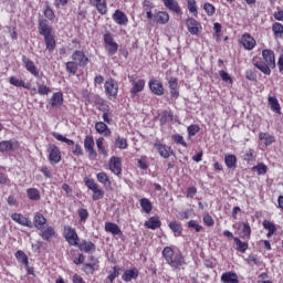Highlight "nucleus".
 <instances>
[{
  "label": "nucleus",
  "instance_id": "f257e3e1",
  "mask_svg": "<svg viewBox=\"0 0 283 283\" xmlns=\"http://www.w3.org/2000/svg\"><path fill=\"white\" fill-rule=\"evenodd\" d=\"M104 43L106 45L105 49L107 50L108 56H114V54L118 52V43L114 41L112 34H104Z\"/></svg>",
  "mask_w": 283,
  "mask_h": 283
},
{
  "label": "nucleus",
  "instance_id": "f03ea898",
  "mask_svg": "<svg viewBox=\"0 0 283 283\" xmlns=\"http://www.w3.org/2000/svg\"><path fill=\"white\" fill-rule=\"evenodd\" d=\"M64 238L71 247H77L78 244V234L76 233V230H74L72 227L64 228Z\"/></svg>",
  "mask_w": 283,
  "mask_h": 283
},
{
  "label": "nucleus",
  "instance_id": "7ed1b4c3",
  "mask_svg": "<svg viewBox=\"0 0 283 283\" xmlns=\"http://www.w3.org/2000/svg\"><path fill=\"white\" fill-rule=\"evenodd\" d=\"M71 59L72 61L77 63L80 67H85V65L90 63V59L85 56V53L83 51H74Z\"/></svg>",
  "mask_w": 283,
  "mask_h": 283
},
{
  "label": "nucleus",
  "instance_id": "20e7f679",
  "mask_svg": "<svg viewBox=\"0 0 283 283\" xmlns=\"http://www.w3.org/2000/svg\"><path fill=\"white\" fill-rule=\"evenodd\" d=\"M123 161L119 157H111L109 159V169L115 176H120L123 172Z\"/></svg>",
  "mask_w": 283,
  "mask_h": 283
},
{
  "label": "nucleus",
  "instance_id": "39448f33",
  "mask_svg": "<svg viewBox=\"0 0 283 283\" xmlns=\"http://www.w3.org/2000/svg\"><path fill=\"white\" fill-rule=\"evenodd\" d=\"M50 154H49V160L53 165H56L57 163H61V150L59 147L54 144L49 145Z\"/></svg>",
  "mask_w": 283,
  "mask_h": 283
},
{
  "label": "nucleus",
  "instance_id": "423d86ee",
  "mask_svg": "<svg viewBox=\"0 0 283 283\" xmlns=\"http://www.w3.org/2000/svg\"><path fill=\"white\" fill-rule=\"evenodd\" d=\"M49 105L51 109H59V107L63 105V93H53L52 97L49 101Z\"/></svg>",
  "mask_w": 283,
  "mask_h": 283
},
{
  "label": "nucleus",
  "instance_id": "0eeeda50",
  "mask_svg": "<svg viewBox=\"0 0 283 283\" xmlns=\"http://www.w3.org/2000/svg\"><path fill=\"white\" fill-rule=\"evenodd\" d=\"M84 148L88 151L90 158H96L97 154L94 150V137L86 136L84 139Z\"/></svg>",
  "mask_w": 283,
  "mask_h": 283
},
{
  "label": "nucleus",
  "instance_id": "6e6552de",
  "mask_svg": "<svg viewBox=\"0 0 283 283\" xmlns=\"http://www.w3.org/2000/svg\"><path fill=\"white\" fill-rule=\"evenodd\" d=\"M262 56L265 61V63L271 67L272 70H275V53L271 50H263Z\"/></svg>",
  "mask_w": 283,
  "mask_h": 283
},
{
  "label": "nucleus",
  "instance_id": "1a4fd4ad",
  "mask_svg": "<svg viewBox=\"0 0 283 283\" xmlns=\"http://www.w3.org/2000/svg\"><path fill=\"white\" fill-rule=\"evenodd\" d=\"M22 63H24L25 70L30 72V74L33 76H39V69L32 60H30L28 56H23Z\"/></svg>",
  "mask_w": 283,
  "mask_h": 283
},
{
  "label": "nucleus",
  "instance_id": "9d476101",
  "mask_svg": "<svg viewBox=\"0 0 283 283\" xmlns=\"http://www.w3.org/2000/svg\"><path fill=\"white\" fill-rule=\"evenodd\" d=\"M105 92L108 96H117L118 95V84L116 81L108 80L105 82Z\"/></svg>",
  "mask_w": 283,
  "mask_h": 283
},
{
  "label": "nucleus",
  "instance_id": "9b49d317",
  "mask_svg": "<svg viewBox=\"0 0 283 283\" xmlns=\"http://www.w3.org/2000/svg\"><path fill=\"white\" fill-rule=\"evenodd\" d=\"M149 87L153 94H156L157 96H163V94H165V87H163V83L158 82L157 80H150Z\"/></svg>",
  "mask_w": 283,
  "mask_h": 283
},
{
  "label": "nucleus",
  "instance_id": "f8f14e48",
  "mask_svg": "<svg viewBox=\"0 0 283 283\" xmlns=\"http://www.w3.org/2000/svg\"><path fill=\"white\" fill-rule=\"evenodd\" d=\"M240 43L245 50H253L255 48V39L249 33L242 35Z\"/></svg>",
  "mask_w": 283,
  "mask_h": 283
},
{
  "label": "nucleus",
  "instance_id": "ddd939ff",
  "mask_svg": "<svg viewBox=\"0 0 283 283\" xmlns=\"http://www.w3.org/2000/svg\"><path fill=\"white\" fill-rule=\"evenodd\" d=\"M39 33L44 38L52 36V27L48 24V20H41L39 22Z\"/></svg>",
  "mask_w": 283,
  "mask_h": 283
},
{
  "label": "nucleus",
  "instance_id": "4468645a",
  "mask_svg": "<svg viewBox=\"0 0 283 283\" xmlns=\"http://www.w3.org/2000/svg\"><path fill=\"white\" fill-rule=\"evenodd\" d=\"M11 219L13 220V222L21 224L22 227H32V221H30V219L25 218L21 213L15 212V213L11 214Z\"/></svg>",
  "mask_w": 283,
  "mask_h": 283
},
{
  "label": "nucleus",
  "instance_id": "2eb2a0df",
  "mask_svg": "<svg viewBox=\"0 0 283 283\" xmlns=\"http://www.w3.org/2000/svg\"><path fill=\"white\" fill-rule=\"evenodd\" d=\"M155 147L159 156H161V158H169L171 154V148L169 146H166L165 144H160V142H157L155 143Z\"/></svg>",
  "mask_w": 283,
  "mask_h": 283
},
{
  "label": "nucleus",
  "instance_id": "dca6fc26",
  "mask_svg": "<svg viewBox=\"0 0 283 283\" xmlns=\"http://www.w3.org/2000/svg\"><path fill=\"white\" fill-rule=\"evenodd\" d=\"M113 19L115 21V23H117V25H127L128 23V19L127 15L125 14V12L120 11V10H116L115 13L113 14Z\"/></svg>",
  "mask_w": 283,
  "mask_h": 283
},
{
  "label": "nucleus",
  "instance_id": "f3484780",
  "mask_svg": "<svg viewBox=\"0 0 283 283\" xmlns=\"http://www.w3.org/2000/svg\"><path fill=\"white\" fill-rule=\"evenodd\" d=\"M130 83L133 85V87L130 88V94H133V96H136V94L145 90V80H138V81L130 80Z\"/></svg>",
  "mask_w": 283,
  "mask_h": 283
},
{
  "label": "nucleus",
  "instance_id": "a211bd4d",
  "mask_svg": "<svg viewBox=\"0 0 283 283\" xmlns=\"http://www.w3.org/2000/svg\"><path fill=\"white\" fill-rule=\"evenodd\" d=\"M48 223V219L41 213H35L34 216V227L39 229V231H43L45 229V224Z\"/></svg>",
  "mask_w": 283,
  "mask_h": 283
},
{
  "label": "nucleus",
  "instance_id": "6ab92c4d",
  "mask_svg": "<svg viewBox=\"0 0 283 283\" xmlns=\"http://www.w3.org/2000/svg\"><path fill=\"white\" fill-rule=\"evenodd\" d=\"M222 283H240L238 274L234 272H226L221 275Z\"/></svg>",
  "mask_w": 283,
  "mask_h": 283
},
{
  "label": "nucleus",
  "instance_id": "aec40b11",
  "mask_svg": "<svg viewBox=\"0 0 283 283\" xmlns=\"http://www.w3.org/2000/svg\"><path fill=\"white\" fill-rule=\"evenodd\" d=\"M168 85H169L171 96H174L175 98H178V96H180V92H178V78L170 77Z\"/></svg>",
  "mask_w": 283,
  "mask_h": 283
},
{
  "label": "nucleus",
  "instance_id": "412c9836",
  "mask_svg": "<svg viewBox=\"0 0 283 283\" xmlns=\"http://www.w3.org/2000/svg\"><path fill=\"white\" fill-rule=\"evenodd\" d=\"M91 4H93L99 14H107V3L105 0H91Z\"/></svg>",
  "mask_w": 283,
  "mask_h": 283
},
{
  "label": "nucleus",
  "instance_id": "4be33fe9",
  "mask_svg": "<svg viewBox=\"0 0 283 283\" xmlns=\"http://www.w3.org/2000/svg\"><path fill=\"white\" fill-rule=\"evenodd\" d=\"M105 231L107 233H112L113 235H120L123 231H120V228L116 223L106 222L105 223Z\"/></svg>",
  "mask_w": 283,
  "mask_h": 283
},
{
  "label": "nucleus",
  "instance_id": "5701e85b",
  "mask_svg": "<svg viewBox=\"0 0 283 283\" xmlns=\"http://www.w3.org/2000/svg\"><path fill=\"white\" fill-rule=\"evenodd\" d=\"M186 23L190 34H198V32H200V29L198 28V21H196V19L189 18Z\"/></svg>",
  "mask_w": 283,
  "mask_h": 283
},
{
  "label": "nucleus",
  "instance_id": "b1692460",
  "mask_svg": "<svg viewBox=\"0 0 283 283\" xmlns=\"http://www.w3.org/2000/svg\"><path fill=\"white\" fill-rule=\"evenodd\" d=\"M259 140H263L265 147H269L275 143V137L269 133H261L259 134Z\"/></svg>",
  "mask_w": 283,
  "mask_h": 283
},
{
  "label": "nucleus",
  "instance_id": "393cba45",
  "mask_svg": "<svg viewBox=\"0 0 283 283\" xmlns=\"http://www.w3.org/2000/svg\"><path fill=\"white\" fill-rule=\"evenodd\" d=\"M136 277H138V270L136 269L127 270L122 275V279L124 280V282H132L133 280H136Z\"/></svg>",
  "mask_w": 283,
  "mask_h": 283
},
{
  "label": "nucleus",
  "instance_id": "a878e982",
  "mask_svg": "<svg viewBox=\"0 0 283 283\" xmlns=\"http://www.w3.org/2000/svg\"><path fill=\"white\" fill-rule=\"evenodd\" d=\"M95 129L97 134H104L105 136H109V134H112V130H109L107 124H105L104 122H97L95 124Z\"/></svg>",
  "mask_w": 283,
  "mask_h": 283
},
{
  "label": "nucleus",
  "instance_id": "bb28decb",
  "mask_svg": "<svg viewBox=\"0 0 283 283\" xmlns=\"http://www.w3.org/2000/svg\"><path fill=\"white\" fill-rule=\"evenodd\" d=\"M160 219L158 217H151L149 221L145 222V227L153 230L160 229Z\"/></svg>",
  "mask_w": 283,
  "mask_h": 283
},
{
  "label": "nucleus",
  "instance_id": "cd10ccee",
  "mask_svg": "<svg viewBox=\"0 0 283 283\" xmlns=\"http://www.w3.org/2000/svg\"><path fill=\"white\" fill-rule=\"evenodd\" d=\"M164 6L168 8V10L176 12V14H180V6H178L175 0H164Z\"/></svg>",
  "mask_w": 283,
  "mask_h": 283
},
{
  "label": "nucleus",
  "instance_id": "c85d7f7f",
  "mask_svg": "<svg viewBox=\"0 0 283 283\" xmlns=\"http://www.w3.org/2000/svg\"><path fill=\"white\" fill-rule=\"evenodd\" d=\"M80 251H84V253H90L92 251H96V245L92 241H83L80 244Z\"/></svg>",
  "mask_w": 283,
  "mask_h": 283
},
{
  "label": "nucleus",
  "instance_id": "c756f323",
  "mask_svg": "<svg viewBox=\"0 0 283 283\" xmlns=\"http://www.w3.org/2000/svg\"><path fill=\"white\" fill-rule=\"evenodd\" d=\"M14 149V144L11 140L0 142V153L8 154V151H12Z\"/></svg>",
  "mask_w": 283,
  "mask_h": 283
},
{
  "label": "nucleus",
  "instance_id": "7c9ffc66",
  "mask_svg": "<svg viewBox=\"0 0 283 283\" xmlns=\"http://www.w3.org/2000/svg\"><path fill=\"white\" fill-rule=\"evenodd\" d=\"M56 234V232L54 231V228L52 227H48L45 230L42 231L41 233V238L42 240H52V238H54V235Z\"/></svg>",
  "mask_w": 283,
  "mask_h": 283
},
{
  "label": "nucleus",
  "instance_id": "2f4dec72",
  "mask_svg": "<svg viewBox=\"0 0 283 283\" xmlns=\"http://www.w3.org/2000/svg\"><path fill=\"white\" fill-rule=\"evenodd\" d=\"M234 243L237 244V251L240 253H247V249H249L248 242H242L239 238H233Z\"/></svg>",
  "mask_w": 283,
  "mask_h": 283
},
{
  "label": "nucleus",
  "instance_id": "473e14b6",
  "mask_svg": "<svg viewBox=\"0 0 283 283\" xmlns=\"http://www.w3.org/2000/svg\"><path fill=\"white\" fill-rule=\"evenodd\" d=\"M114 147L116 149H127V147H128L127 139L125 137L118 136L115 139Z\"/></svg>",
  "mask_w": 283,
  "mask_h": 283
},
{
  "label": "nucleus",
  "instance_id": "72a5a7b5",
  "mask_svg": "<svg viewBox=\"0 0 283 283\" xmlns=\"http://www.w3.org/2000/svg\"><path fill=\"white\" fill-rule=\"evenodd\" d=\"M163 256L165 258V260L168 264H171V262L174 260V249H171L169 247L164 248Z\"/></svg>",
  "mask_w": 283,
  "mask_h": 283
},
{
  "label": "nucleus",
  "instance_id": "f704fd0d",
  "mask_svg": "<svg viewBox=\"0 0 283 283\" xmlns=\"http://www.w3.org/2000/svg\"><path fill=\"white\" fill-rule=\"evenodd\" d=\"M269 105L272 109V112H274L275 114H280V102L277 101L276 97H269Z\"/></svg>",
  "mask_w": 283,
  "mask_h": 283
},
{
  "label": "nucleus",
  "instance_id": "c9c22d12",
  "mask_svg": "<svg viewBox=\"0 0 283 283\" xmlns=\"http://www.w3.org/2000/svg\"><path fill=\"white\" fill-rule=\"evenodd\" d=\"M226 165L228 169H235V164L238 163V158L235 155H228L224 158Z\"/></svg>",
  "mask_w": 283,
  "mask_h": 283
},
{
  "label": "nucleus",
  "instance_id": "e433bc0d",
  "mask_svg": "<svg viewBox=\"0 0 283 283\" xmlns=\"http://www.w3.org/2000/svg\"><path fill=\"white\" fill-rule=\"evenodd\" d=\"M44 40L46 50H49V52H54V48H56V41L54 40V35H48L46 38H44Z\"/></svg>",
  "mask_w": 283,
  "mask_h": 283
},
{
  "label": "nucleus",
  "instance_id": "4c0bfd02",
  "mask_svg": "<svg viewBox=\"0 0 283 283\" xmlns=\"http://www.w3.org/2000/svg\"><path fill=\"white\" fill-rule=\"evenodd\" d=\"M254 66H256V69L260 70V72H262L263 74H271V66H269V64L264 62H256L254 63Z\"/></svg>",
  "mask_w": 283,
  "mask_h": 283
},
{
  "label": "nucleus",
  "instance_id": "58836bf2",
  "mask_svg": "<svg viewBox=\"0 0 283 283\" xmlns=\"http://www.w3.org/2000/svg\"><path fill=\"white\" fill-rule=\"evenodd\" d=\"M157 23H160L161 25H165V23L169 22V13L165 11H160L157 13Z\"/></svg>",
  "mask_w": 283,
  "mask_h": 283
},
{
  "label": "nucleus",
  "instance_id": "ea45409f",
  "mask_svg": "<svg viewBox=\"0 0 283 283\" xmlns=\"http://www.w3.org/2000/svg\"><path fill=\"white\" fill-rule=\"evenodd\" d=\"M27 195L30 200H41V195L39 193V190L35 188H29L27 190Z\"/></svg>",
  "mask_w": 283,
  "mask_h": 283
},
{
  "label": "nucleus",
  "instance_id": "a19ab883",
  "mask_svg": "<svg viewBox=\"0 0 283 283\" xmlns=\"http://www.w3.org/2000/svg\"><path fill=\"white\" fill-rule=\"evenodd\" d=\"M169 229H171V231H174L175 235L182 234V226L176 221H171L169 223Z\"/></svg>",
  "mask_w": 283,
  "mask_h": 283
},
{
  "label": "nucleus",
  "instance_id": "79ce46f5",
  "mask_svg": "<svg viewBox=\"0 0 283 283\" xmlns=\"http://www.w3.org/2000/svg\"><path fill=\"white\" fill-rule=\"evenodd\" d=\"M15 258L17 260H19V262H21L22 264H24V266L28 269V254H25V252L18 250L15 252Z\"/></svg>",
  "mask_w": 283,
  "mask_h": 283
},
{
  "label": "nucleus",
  "instance_id": "37998d69",
  "mask_svg": "<svg viewBox=\"0 0 283 283\" xmlns=\"http://www.w3.org/2000/svg\"><path fill=\"white\" fill-rule=\"evenodd\" d=\"M53 138H55L56 140H60L61 143H66V145L72 146L74 145V140L72 139H67V137H64L63 135L53 132L52 133Z\"/></svg>",
  "mask_w": 283,
  "mask_h": 283
},
{
  "label": "nucleus",
  "instance_id": "c03bdc74",
  "mask_svg": "<svg viewBox=\"0 0 283 283\" xmlns=\"http://www.w3.org/2000/svg\"><path fill=\"white\" fill-rule=\"evenodd\" d=\"M82 271H84L86 275H93L95 271H98V265H93V263H86L83 265Z\"/></svg>",
  "mask_w": 283,
  "mask_h": 283
},
{
  "label": "nucleus",
  "instance_id": "a18cd8bd",
  "mask_svg": "<svg viewBox=\"0 0 283 283\" xmlns=\"http://www.w3.org/2000/svg\"><path fill=\"white\" fill-rule=\"evenodd\" d=\"M140 207L145 213H151V201L147 198L140 199Z\"/></svg>",
  "mask_w": 283,
  "mask_h": 283
},
{
  "label": "nucleus",
  "instance_id": "49530a36",
  "mask_svg": "<svg viewBox=\"0 0 283 283\" xmlns=\"http://www.w3.org/2000/svg\"><path fill=\"white\" fill-rule=\"evenodd\" d=\"M241 238H242V240H249V238H251V226H249V222L243 223Z\"/></svg>",
  "mask_w": 283,
  "mask_h": 283
},
{
  "label": "nucleus",
  "instance_id": "de8ad7c7",
  "mask_svg": "<svg viewBox=\"0 0 283 283\" xmlns=\"http://www.w3.org/2000/svg\"><path fill=\"white\" fill-rule=\"evenodd\" d=\"M78 65H77V63L74 61V60H72L71 62H67L66 63V71L70 73V74H76V72H78Z\"/></svg>",
  "mask_w": 283,
  "mask_h": 283
},
{
  "label": "nucleus",
  "instance_id": "09e8293b",
  "mask_svg": "<svg viewBox=\"0 0 283 283\" xmlns=\"http://www.w3.org/2000/svg\"><path fill=\"white\" fill-rule=\"evenodd\" d=\"M272 31H273V33H274V36L281 38L282 34H283V25H282V23L275 22V23L272 25Z\"/></svg>",
  "mask_w": 283,
  "mask_h": 283
},
{
  "label": "nucleus",
  "instance_id": "8fccbe9b",
  "mask_svg": "<svg viewBox=\"0 0 283 283\" xmlns=\"http://www.w3.org/2000/svg\"><path fill=\"white\" fill-rule=\"evenodd\" d=\"M10 84L14 85V87H24L25 90H28L25 82H23V80H19L17 76L10 77Z\"/></svg>",
  "mask_w": 283,
  "mask_h": 283
},
{
  "label": "nucleus",
  "instance_id": "3c124183",
  "mask_svg": "<svg viewBox=\"0 0 283 283\" xmlns=\"http://www.w3.org/2000/svg\"><path fill=\"white\" fill-rule=\"evenodd\" d=\"M102 109L104 112L103 120L104 123H107L109 125V123H112V119H109V115H112V111H109V106L107 105H102Z\"/></svg>",
  "mask_w": 283,
  "mask_h": 283
},
{
  "label": "nucleus",
  "instance_id": "603ef678",
  "mask_svg": "<svg viewBox=\"0 0 283 283\" xmlns=\"http://www.w3.org/2000/svg\"><path fill=\"white\" fill-rule=\"evenodd\" d=\"M97 180L98 182H102V185H112V182L109 181V177H107V174L105 172H98Z\"/></svg>",
  "mask_w": 283,
  "mask_h": 283
},
{
  "label": "nucleus",
  "instance_id": "864d4df0",
  "mask_svg": "<svg viewBox=\"0 0 283 283\" xmlns=\"http://www.w3.org/2000/svg\"><path fill=\"white\" fill-rule=\"evenodd\" d=\"M188 228H189V229H195V231H196L197 233H200V231H202V226H200V224L198 223V221H196V220H190V221L188 222Z\"/></svg>",
  "mask_w": 283,
  "mask_h": 283
},
{
  "label": "nucleus",
  "instance_id": "5fc2aeb1",
  "mask_svg": "<svg viewBox=\"0 0 283 283\" xmlns=\"http://www.w3.org/2000/svg\"><path fill=\"white\" fill-rule=\"evenodd\" d=\"M263 227L271 233H275V231H277V229L275 228V224L269 220L263 221Z\"/></svg>",
  "mask_w": 283,
  "mask_h": 283
},
{
  "label": "nucleus",
  "instance_id": "6e6d98bb",
  "mask_svg": "<svg viewBox=\"0 0 283 283\" xmlns=\"http://www.w3.org/2000/svg\"><path fill=\"white\" fill-rule=\"evenodd\" d=\"M182 264H185V259H182V256H177L169 265L174 269H178V266H182Z\"/></svg>",
  "mask_w": 283,
  "mask_h": 283
},
{
  "label": "nucleus",
  "instance_id": "4d7b16f0",
  "mask_svg": "<svg viewBox=\"0 0 283 283\" xmlns=\"http://www.w3.org/2000/svg\"><path fill=\"white\" fill-rule=\"evenodd\" d=\"M203 9L209 17H213V14H216V7H213L211 3H206Z\"/></svg>",
  "mask_w": 283,
  "mask_h": 283
},
{
  "label": "nucleus",
  "instance_id": "13d9d810",
  "mask_svg": "<svg viewBox=\"0 0 283 283\" xmlns=\"http://www.w3.org/2000/svg\"><path fill=\"white\" fill-rule=\"evenodd\" d=\"M96 146L99 154H103V156H107V150L105 149V146H103V138H98L96 140Z\"/></svg>",
  "mask_w": 283,
  "mask_h": 283
},
{
  "label": "nucleus",
  "instance_id": "bf43d9fd",
  "mask_svg": "<svg viewBox=\"0 0 283 283\" xmlns=\"http://www.w3.org/2000/svg\"><path fill=\"white\" fill-rule=\"evenodd\" d=\"M172 140H175L177 145H182V147H187V142H185V138H182L181 135H174Z\"/></svg>",
  "mask_w": 283,
  "mask_h": 283
},
{
  "label": "nucleus",
  "instance_id": "052dcab7",
  "mask_svg": "<svg viewBox=\"0 0 283 283\" xmlns=\"http://www.w3.org/2000/svg\"><path fill=\"white\" fill-rule=\"evenodd\" d=\"M219 75L222 78V81H224V83H233L231 75H229V73H227V71H220Z\"/></svg>",
  "mask_w": 283,
  "mask_h": 283
},
{
  "label": "nucleus",
  "instance_id": "680f3d73",
  "mask_svg": "<svg viewBox=\"0 0 283 283\" xmlns=\"http://www.w3.org/2000/svg\"><path fill=\"white\" fill-rule=\"evenodd\" d=\"M50 92H52V90H50V87L46 85H39L38 87V94H41V96H45L50 94Z\"/></svg>",
  "mask_w": 283,
  "mask_h": 283
},
{
  "label": "nucleus",
  "instance_id": "e2e57ef3",
  "mask_svg": "<svg viewBox=\"0 0 283 283\" xmlns=\"http://www.w3.org/2000/svg\"><path fill=\"white\" fill-rule=\"evenodd\" d=\"M253 154H255V150L249 149L244 155H243V160L247 163H251L254 160Z\"/></svg>",
  "mask_w": 283,
  "mask_h": 283
},
{
  "label": "nucleus",
  "instance_id": "0e129e2a",
  "mask_svg": "<svg viewBox=\"0 0 283 283\" xmlns=\"http://www.w3.org/2000/svg\"><path fill=\"white\" fill-rule=\"evenodd\" d=\"M200 132V127L198 125H191L188 127L189 136H196Z\"/></svg>",
  "mask_w": 283,
  "mask_h": 283
},
{
  "label": "nucleus",
  "instance_id": "69168bd1",
  "mask_svg": "<svg viewBox=\"0 0 283 283\" xmlns=\"http://www.w3.org/2000/svg\"><path fill=\"white\" fill-rule=\"evenodd\" d=\"M77 213H78L82 221H85L87 218H90V212H87V209L81 208L77 211Z\"/></svg>",
  "mask_w": 283,
  "mask_h": 283
},
{
  "label": "nucleus",
  "instance_id": "338daca9",
  "mask_svg": "<svg viewBox=\"0 0 283 283\" xmlns=\"http://www.w3.org/2000/svg\"><path fill=\"white\" fill-rule=\"evenodd\" d=\"M203 222L207 227H213V224H216V221H213V217H211L210 214H206L203 217Z\"/></svg>",
  "mask_w": 283,
  "mask_h": 283
},
{
  "label": "nucleus",
  "instance_id": "774afa93",
  "mask_svg": "<svg viewBox=\"0 0 283 283\" xmlns=\"http://www.w3.org/2000/svg\"><path fill=\"white\" fill-rule=\"evenodd\" d=\"M116 277H118V271L116 270V268H114L113 272L111 273V275H108L105 282L113 283Z\"/></svg>",
  "mask_w": 283,
  "mask_h": 283
}]
</instances>
